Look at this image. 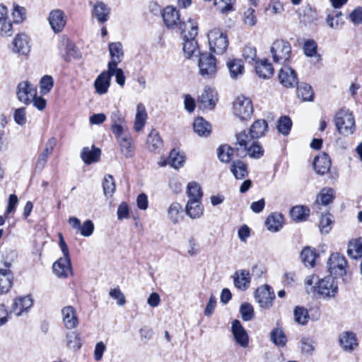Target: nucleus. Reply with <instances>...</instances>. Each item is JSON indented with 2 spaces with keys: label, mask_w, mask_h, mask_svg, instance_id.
I'll return each instance as SVG.
<instances>
[{
  "label": "nucleus",
  "mask_w": 362,
  "mask_h": 362,
  "mask_svg": "<svg viewBox=\"0 0 362 362\" xmlns=\"http://www.w3.org/2000/svg\"><path fill=\"white\" fill-rule=\"evenodd\" d=\"M186 25L187 29L181 33L183 35L182 49L185 57L192 59L202 54L197 41L195 39L198 34V25L197 23L190 20L187 21Z\"/></svg>",
  "instance_id": "1"
},
{
  "label": "nucleus",
  "mask_w": 362,
  "mask_h": 362,
  "mask_svg": "<svg viewBox=\"0 0 362 362\" xmlns=\"http://www.w3.org/2000/svg\"><path fill=\"white\" fill-rule=\"evenodd\" d=\"M334 123L337 132L344 136L353 134L356 129L354 116L348 109H341L336 113Z\"/></svg>",
  "instance_id": "2"
},
{
  "label": "nucleus",
  "mask_w": 362,
  "mask_h": 362,
  "mask_svg": "<svg viewBox=\"0 0 362 362\" xmlns=\"http://www.w3.org/2000/svg\"><path fill=\"white\" fill-rule=\"evenodd\" d=\"M270 54L274 62L286 64L289 62L291 58V45L286 40H276L270 47Z\"/></svg>",
  "instance_id": "3"
},
{
  "label": "nucleus",
  "mask_w": 362,
  "mask_h": 362,
  "mask_svg": "<svg viewBox=\"0 0 362 362\" xmlns=\"http://www.w3.org/2000/svg\"><path fill=\"white\" fill-rule=\"evenodd\" d=\"M311 291L316 292L321 298L329 299L338 293V284L332 276H327L317 281Z\"/></svg>",
  "instance_id": "4"
},
{
  "label": "nucleus",
  "mask_w": 362,
  "mask_h": 362,
  "mask_svg": "<svg viewBox=\"0 0 362 362\" xmlns=\"http://www.w3.org/2000/svg\"><path fill=\"white\" fill-rule=\"evenodd\" d=\"M210 50L217 54H223L228 46L226 34L219 28H214L208 33Z\"/></svg>",
  "instance_id": "5"
},
{
  "label": "nucleus",
  "mask_w": 362,
  "mask_h": 362,
  "mask_svg": "<svg viewBox=\"0 0 362 362\" xmlns=\"http://www.w3.org/2000/svg\"><path fill=\"white\" fill-rule=\"evenodd\" d=\"M162 17L165 26L169 29L177 28L180 33L187 29V22L181 21L179 11L173 6H166L163 11Z\"/></svg>",
  "instance_id": "6"
},
{
  "label": "nucleus",
  "mask_w": 362,
  "mask_h": 362,
  "mask_svg": "<svg viewBox=\"0 0 362 362\" xmlns=\"http://www.w3.org/2000/svg\"><path fill=\"white\" fill-rule=\"evenodd\" d=\"M254 109L252 100L243 95L238 96L233 103V113L239 119L244 120L251 117Z\"/></svg>",
  "instance_id": "7"
},
{
  "label": "nucleus",
  "mask_w": 362,
  "mask_h": 362,
  "mask_svg": "<svg viewBox=\"0 0 362 362\" xmlns=\"http://www.w3.org/2000/svg\"><path fill=\"white\" fill-rule=\"evenodd\" d=\"M327 267L330 276H343L346 273L347 262L342 255L333 253L327 260Z\"/></svg>",
  "instance_id": "8"
},
{
  "label": "nucleus",
  "mask_w": 362,
  "mask_h": 362,
  "mask_svg": "<svg viewBox=\"0 0 362 362\" xmlns=\"http://www.w3.org/2000/svg\"><path fill=\"white\" fill-rule=\"evenodd\" d=\"M199 68L200 74L204 78H212L217 71L216 60L209 53H204L199 56Z\"/></svg>",
  "instance_id": "9"
},
{
  "label": "nucleus",
  "mask_w": 362,
  "mask_h": 362,
  "mask_svg": "<svg viewBox=\"0 0 362 362\" xmlns=\"http://www.w3.org/2000/svg\"><path fill=\"white\" fill-rule=\"evenodd\" d=\"M33 305V299L30 295L16 298L11 306V313L16 316H22L29 312Z\"/></svg>",
  "instance_id": "10"
},
{
  "label": "nucleus",
  "mask_w": 362,
  "mask_h": 362,
  "mask_svg": "<svg viewBox=\"0 0 362 362\" xmlns=\"http://www.w3.org/2000/svg\"><path fill=\"white\" fill-rule=\"evenodd\" d=\"M16 95L18 99L23 103L28 105L37 95L36 88L29 81H25L18 83Z\"/></svg>",
  "instance_id": "11"
},
{
  "label": "nucleus",
  "mask_w": 362,
  "mask_h": 362,
  "mask_svg": "<svg viewBox=\"0 0 362 362\" xmlns=\"http://www.w3.org/2000/svg\"><path fill=\"white\" fill-rule=\"evenodd\" d=\"M255 297L261 308H269L272 305L275 294L268 285H264L257 289Z\"/></svg>",
  "instance_id": "12"
},
{
  "label": "nucleus",
  "mask_w": 362,
  "mask_h": 362,
  "mask_svg": "<svg viewBox=\"0 0 362 362\" xmlns=\"http://www.w3.org/2000/svg\"><path fill=\"white\" fill-rule=\"evenodd\" d=\"M218 101L217 93L215 89L206 87L198 97L199 106L202 109H213Z\"/></svg>",
  "instance_id": "13"
},
{
  "label": "nucleus",
  "mask_w": 362,
  "mask_h": 362,
  "mask_svg": "<svg viewBox=\"0 0 362 362\" xmlns=\"http://www.w3.org/2000/svg\"><path fill=\"white\" fill-rule=\"evenodd\" d=\"M253 138H251V135H248L245 130L235 134L234 145L238 156L245 157L247 156V148L253 141Z\"/></svg>",
  "instance_id": "14"
},
{
  "label": "nucleus",
  "mask_w": 362,
  "mask_h": 362,
  "mask_svg": "<svg viewBox=\"0 0 362 362\" xmlns=\"http://www.w3.org/2000/svg\"><path fill=\"white\" fill-rule=\"evenodd\" d=\"M49 23L55 33H61L66 23L64 12L60 9L52 11L49 16Z\"/></svg>",
  "instance_id": "15"
},
{
  "label": "nucleus",
  "mask_w": 362,
  "mask_h": 362,
  "mask_svg": "<svg viewBox=\"0 0 362 362\" xmlns=\"http://www.w3.org/2000/svg\"><path fill=\"white\" fill-rule=\"evenodd\" d=\"M52 271L58 278H67L72 273L70 258H59L54 262Z\"/></svg>",
  "instance_id": "16"
},
{
  "label": "nucleus",
  "mask_w": 362,
  "mask_h": 362,
  "mask_svg": "<svg viewBox=\"0 0 362 362\" xmlns=\"http://www.w3.org/2000/svg\"><path fill=\"white\" fill-rule=\"evenodd\" d=\"M280 83L286 88H293L298 84L296 71L289 66L281 68L279 73Z\"/></svg>",
  "instance_id": "17"
},
{
  "label": "nucleus",
  "mask_w": 362,
  "mask_h": 362,
  "mask_svg": "<svg viewBox=\"0 0 362 362\" xmlns=\"http://www.w3.org/2000/svg\"><path fill=\"white\" fill-rule=\"evenodd\" d=\"M232 332L235 341L242 347L246 348L249 344V337L245 329L242 326L239 320H235L232 322Z\"/></svg>",
  "instance_id": "18"
},
{
  "label": "nucleus",
  "mask_w": 362,
  "mask_h": 362,
  "mask_svg": "<svg viewBox=\"0 0 362 362\" xmlns=\"http://www.w3.org/2000/svg\"><path fill=\"white\" fill-rule=\"evenodd\" d=\"M341 347L344 351L351 352L358 345V339L355 333L352 332H344L339 337Z\"/></svg>",
  "instance_id": "19"
},
{
  "label": "nucleus",
  "mask_w": 362,
  "mask_h": 362,
  "mask_svg": "<svg viewBox=\"0 0 362 362\" xmlns=\"http://www.w3.org/2000/svg\"><path fill=\"white\" fill-rule=\"evenodd\" d=\"M233 282L235 286L242 291L247 290L251 282V276L249 271L240 269L233 274Z\"/></svg>",
  "instance_id": "20"
},
{
  "label": "nucleus",
  "mask_w": 362,
  "mask_h": 362,
  "mask_svg": "<svg viewBox=\"0 0 362 362\" xmlns=\"http://www.w3.org/2000/svg\"><path fill=\"white\" fill-rule=\"evenodd\" d=\"M14 52L26 55L30 52V46L29 44V37L27 35L22 33L17 35L13 41Z\"/></svg>",
  "instance_id": "21"
},
{
  "label": "nucleus",
  "mask_w": 362,
  "mask_h": 362,
  "mask_svg": "<svg viewBox=\"0 0 362 362\" xmlns=\"http://www.w3.org/2000/svg\"><path fill=\"white\" fill-rule=\"evenodd\" d=\"M63 323L67 329H71L77 327L78 320L76 310L72 306H66L62 310Z\"/></svg>",
  "instance_id": "22"
},
{
  "label": "nucleus",
  "mask_w": 362,
  "mask_h": 362,
  "mask_svg": "<svg viewBox=\"0 0 362 362\" xmlns=\"http://www.w3.org/2000/svg\"><path fill=\"white\" fill-rule=\"evenodd\" d=\"M109 52L112 59L109 62L107 67L111 69L112 67L117 66L122 62L124 55L122 44L119 42H111L109 45Z\"/></svg>",
  "instance_id": "23"
},
{
  "label": "nucleus",
  "mask_w": 362,
  "mask_h": 362,
  "mask_svg": "<svg viewBox=\"0 0 362 362\" xmlns=\"http://www.w3.org/2000/svg\"><path fill=\"white\" fill-rule=\"evenodd\" d=\"M111 74L107 71H103L95 79L94 87L97 93H106L110 86Z\"/></svg>",
  "instance_id": "24"
},
{
  "label": "nucleus",
  "mask_w": 362,
  "mask_h": 362,
  "mask_svg": "<svg viewBox=\"0 0 362 362\" xmlns=\"http://www.w3.org/2000/svg\"><path fill=\"white\" fill-rule=\"evenodd\" d=\"M313 166L317 174L324 175L327 173L331 167V160L329 157L325 153L315 157L313 161Z\"/></svg>",
  "instance_id": "25"
},
{
  "label": "nucleus",
  "mask_w": 362,
  "mask_h": 362,
  "mask_svg": "<svg viewBox=\"0 0 362 362\" xmlns=\"http://www.w3.org/2000/svg\"><path fill=\"white\" fill-rule=\"evenodd\" d=\"M6 267H9V265ZM13 274L8 268L0 269V294L8 292L13 284Z\"/></svg>",
  "instance_id": "26"
},
{
  "label": "nucleus",
  "mask_w": 362,
  "mask_h": 362,
  "mask_svg": "<svg viewBox=\"0 0 362 362\" xmlns=\"http://www.w3.org/2000/svg\"><path fill=\"white\" fill-rule=\"evenodd\" d=\"M257 74L264 79L270 78L274 75V68L268 59L257 62L255 66Z\"/></svg>",
  "instance_id": "27"
},
{
  "label": "nucleus",
  "mask_w": 362,
  "mask_h": 362,
  "mask_svg": "<svg viewBox=\"0 0 362 362\" xmlns=\"http://www.w3.org/2000/svg\"><path fill=\"white\" fill-rule=\"evenodd\" d=\"M101 151L99 148L92 146L91 148L84 147L81 153V158L86 164H91L98 161Z\"/></svg>",
  "instance_id": "28"
},
{
  "label": "nucleus",
  "mask_w": 362,
  "mask_h": 362,
  "mask_svg": "<svg viewBox=\"0 0 362 362\" xmlns=\"http://www.w3.org/2000/svg\"><path fill=\"white\" fill-rule=\"evenodd\" d=\"M229 71L230 76L233 79H237L243 76L245 67L241 59H230L226 63Z\"/></svg>",
  "instance_id": "29"
},
{
  "label": "nucleus",
  "mask_w": 362,
  "mask_h": 362,
  "mask_svg": "<svg viewBox=\"0 0 362 362\" xmlns=\"http://www.w3.org/2000/svg\"><path fill=\"white\" fill-rule=\"evenodd\" d=\"M185 212L192 219L199 218L204 212L201 201H188L185 207Z\"/></svg>",
  "instance_id": "30"
},
{
  "label": "nucleus",
  "mask_w": 362,
  "mask_h": 362,
  "mask_svg": "<svg viewBox=\"0 0 362 362\" xmlns=\"http://www.w3.org/2000/svg\"><path fill=\"white\" fill-rule=\"evenodd\" d=\"M184 217L183 209L178 202L172 203L168 209V218L174 224L178 223Z\"/></svg>",
  "instance_id": "31"
},
{
  "label": "nucleus",
  "mask_w": 362,
  "mask_h": 362,
  "mask_svg": "<svg viewBox=\"0 0 362 362\" xmlns=\"http://www.w3.org/2000/svg\"><path fill=\"white\" fill-rule=\"evenodd\" d=\"M93 15L100 23L106 22L110 13V8L102 1H98L93 6Z\"/></svg>",
  "instance_id": "32"
},
{
  "label": "nucleus",
  "mask_w": 362,
  "mask_h": 362,
  "mask_svg": "<svg viewBox=\"0 0 362 362\" xmlns=\"http://www.w3.org/2000/svg\"><path fill=\"white\" fill-rule=\"evenodd\" d=\"M147 119V112L144 104L139 103L136 107V113L134 129L136 132H140L144 127Z\"/></svg>",
  "instance_id": "33"
},
{
  "label": "nucleus",
  "mask_w": 362,
  "mask_h": 362,
  "mask_svg": "<svg viewBox=\"0 0 362 362\" xmlns=\"http://www.w3.org/2000/svg\"><path fill=\"white\" fill-rule=\"evenodd\" d=\"M268 124L264 119H257L251 125L249 134L251 138L257 139L263 136L267 130Z\"/></svg>",
  "instance_id": "34"
},
{
  "label": "nucleus",
  "mask_w": 362,
  "mask_h": 362,
  "mask_svg": "<svg viewBox=\"0 0 362 362\" xmlns=\"http://www.w3.org/2000/svg\"><path fill=\"white\" fill-rule=\"evenodd\" d=\"M316 251L309 246L305 247L300 252V259L306 267L313 268L315 265Z\"/></svg>",
  "instance_id": "35"
},
{
  "label": "nucleus",
  "mask_w": 362,
  "mask_h": 362,
  "mask_svg": "<svg viewBox=\"0 0 362 362\" xmlns=\"http://www.w3.org/2000/svg\"><path fill=\"white\" fill-rule=\"evenodd\" d=\"M284 217L281 214H272L265 221L267 228L272 232H276L282 228Z\"/></svg>",
  "instance_id": "36"
},
{
  "label": "nucleus",
  "mask_w": 362,
  "mask_h": 362,
  "mask_svg": "<svg viewBox=\"0 0 362 362\" xmlns=\"http://www.w3.org/2000/svg\"><path fill=\"white\" fill-rule=\"evenodd\" d=\"M230 172L238 180H242L247 176L248 172L246 164L240 160H235L230 165Z\"/></svg>",
  "instance_id": "37"
},
{
  "label": "nucleus",
  "mask_w": 362,
  "mask_h": 362,
  "mask_svg": "<svg viewBox=\"0 0 362 362\" xmlns=\"http://www.w3.org/2000/svg\"><path fill=\"white\" fill-rule=\"evenodd\" d=\"M118 143L120 146L121 153L126 157L130 158L134 154V146L132 145V139L129 135H124Z\"/></svg>",
  "instance_id": "38"
},
{
  "label": "nucleus",
  "mask_w": 362,
  "mask_h": 362,
  "mask_svg": "<svg viewBox=\"0 0 362 362\" xmlns=\"http://www.w3.org/2000/svg\"><path fill=\"white\" fill-rule=\"evenodd\" d=\"M194 131L199 136H207L211 131V124L202 117H198L194 122Z\"/></svg>",
  "instance_id": "39"
},
{
  "label": "nucleus",
  "mask_w": 362,
  "mask_h": 362,
  "mask_svg": "<svg viewBox=\"0 0 362 362\" xmlns=\"http://www.w3.org/2000/svg\"><path fill=\"white\" fill-rule=\"evenodd\" d=\"M188 201H201L202 192L200 185L196 182H189L187 187Z\"/></svg>",
  "instance_id": "40"
},
{
  "label": "nucleus",
  "mask_w": 362,
  "mask_h": 362,
  "mask_svg": "<svg viewBox=\"0 0 362 362\" xmlns=\"http://www.w3.org/2000/svg\"><path fill=\"white\" fill-rule=\"evenodd\" d=\"M334 199V191L331 188H323L317 197V204L328 205Z\"/></svg>",
  "instance_id": "41"
},
{
  "label": "nucleus",
  "mask_w": 362,
  "mask_h": 362,
  "mask_svg": "<svg viewBox=\"0 0 362 362\" xmlns=\"http://www.w3.org/2000/svg\"><path fill=\"white\" fill-rule=\"evenodd\" d=\"M297 95L298 98H301L304 101H313L314 98L312 87L306 83H302L298 86Z\"/></svg>",
  "instance_id": "42"
},
{
  "label": "nucleus",
  "mask_w": 362,
  "mask_h": 362,
  "mask_svg": "<svg viewBox=\"0 0 362 362\" xmlns=\"http://www.w3.org/2000/svg\"><path fill=\"white\" fill-rule=\"evenodd\" d=\"M185 163V156L175 149H173L168 157V165L177 169L181 168Z\"/></svg>",
  "instance_id": "43"
},
{
  "label": "nucleus",
  "mask_w": 362,
  "mask_h": 362,
  "mask_svg": "<svg viewBox=\"0 0 362 362\" xmlns=\"http://www.w3.org/2000/svg\"><path fill=\"white\" fill-rule=\"evenodd\" d=\"M292 127V121L288 116H281L277 122V130L279 133L287 136Z\"/></svg>",
  "instance_id": "44"
},
{
  "label": "nucleus",
  "mask_w": 362,
  "mask_h": 362,
  "mask_svg": "<svg viewBox=\"0 0 362 362\" xmlns=\"http://www.w3.org/2000/svg\"><path fill=\"white\" fill-rule=\"evenodd\" d=\"M347 254L353 259L361 257L362 243L358 240L350 241L348 244Z\"/></svg>",
  "instance_id": "45"
},
{
  "label": "nucleus",
  "mask_w": 362,
  "mask_h": 362,
  "mask_svg": "<svg viewBox=\"0 0 362 362\" xmlns=\"http://www.w3.org/2000/svg\"><path fill=\"white\" fill-rule=\"evenodd\" d=\"M147 144L151 151H156V150L160 149L163 146V141L160 136L155 131H152L148 134Z\"/></svg>",
  "instance_id": "46"
},
{
  "label": "nucleus",
  "mask_w": 362,
  "mask_h": 362,
  "mask_svg": "<svg viewBox=\"0 0 362 362\" xmlns=\"http://www.w3.org/2000/svg\"><path fill=\"white\" fill-rule=\"evenodd\" d=\"M294 320L296 323L305 325L307 324L309 315L306 308L300 306H296L293 311Z\"/></svg>",
  "instance_id": "47"
},
{
  "label": "nucleus",
  "mask_w": 362,
  "mask_h": 362,
  "mask_svg": "<svg viewBox=\"0 0 362 362\" xmlns=\"http://www.w3.org/2000/svg\"><path fill=\"white\" fill-rule=\"evenodd\" d=\"M333 216L331 214H322L320 219L319 228L322 233H328L332 229L334 223Z\"/></svg>",
  "instance_id": "48"
},
{
  "label": "nucleus",
  "mask_w": 362,
  "mask_h": 362,
  "mask_svg": "<svg viewBox=\"0 0 362 362\" xmlns=\"http://www.w3.org/2000/svg\"><path fill=\"white\" fill-rule=\"evenodd\" d=\"M272 341L276 346L284 347L286 344V337L282 329L276 328L273 329L270 334Z\"/></svg>",
  "instance_id": "49"
},
{
  "label": "nucleus",
  "mask_w": 362,
  "mask_h": 362,
  "mask_svg": "<svg viewBox=\"0 0 362 362\" xmlns=\"http://www.w3.org/2000/svg\"><path fill=\"white\" fill-rule=\"evenodd\" d=\"M66 345L74 351L78 350L82 346L79 335L76 332H70L66 334Z\"/></svg>",
  "instance_id": "50"
},
{
  "label": "nucleus",
  "mask_w": 362,
  "mask_h": 362,
  "mask_svg": "<svg viewBox=\"0 0 362 362\" xmlns=\"http://www.w3.org/2000/svg\"><path fill=\"white\" fill-rule=\"evenodd\" d=\"M290 214L294 221H301L308 216L309 209L302 206H296L291 209Z\"/></svg>",
  "instance_id": "51"
},
{
  "label": "nucleus",
  "mask_w": 362,
  "mask_h": 362,
  "mask_svg": "<svg viewBox=\"0 0 362 362\" xmlns=\"http://www.w3.org/2000/svg\"><path fill=\"white\" fill-rule=\"evenodd\" d=\"M103 187L105 196L111 197L115 191L114 178L111 175H107L104 177Z\"/></svg>",
  "instance_id": "52"
},
{
  "label": "nucleus",
  "mask_w": 362,
  "mask_h": 362,
  "mask_svg": "<svg viewBox=\"0 0 362 362\" xmlns=\"http://www.w3.org/2000/svg\"><path fill=\"white\" fill-rule=\"evenodd\" d=\"M234 148L228 145H222L217 150V154L221 162L228 163L231 158L234 151Z\"/></svg>",
  "instance_id": "53"
},
{
  "label": "nucleus",
  "mask_w": 362,
  "mask_h": 362,
  "mask_svg": "<svg viewBox=\"0 0 362 362\" xmlns=\"http://www.w3.org/2000/svg\"><path fill=\"white\" fill-rule=\"evenodd\" d=\"M235 0H215L214 6L221 13H228L233 10Z\"/></svg>",
  "instance_id": "54"
},
{
  "label": "nucleus",
  "mask_w": 362,
  "mask_h": 362,
  "mask_svg": "<svg viewBox=\"0 0 362 362\" xmlns=\"http://www.w3.org/2000/svg\"><path fill=\"white\" fill-rule=\"evenodd\" d=\"M240 313L244 321H250L255 317L253 307L248 303H244L240 305Z\"/></svg>",
  "instance_id": "55"
},
{
  "label": "nucleus",
  "mask_w": 362,
  "mask_h": 362,
  "mask_svg": "<svg viewBox=\"0 0 362 362\" xmlns=\"http://www.w3.org/2000/svg\"><path fill=\"white\" fill-rule=\"evenodd\" d=\"M12 16L14 23H20L23 22L26 17L25 8L18 4H13Z\"/></svg>",
  "instance_id": "56"
},
{
  "label": "nucleus",
  "mask_w": 362,
  "mask_h": 362,
  "mask_svg": "<svg viewBox=\"0 0 362 362\" xmlns=\"http://www.w3.org/2000/svg\"><path fill=\"white\" fill-rule=\"evenodd\" d=\"M264 151L257 141H253L247 148V155L252 158H259L263 156Z\"/></svg>",
  "instance_id": "57"
},
{
  "label": "nucleus",
  "mask_w": 362,
  "mask_h": 362,
  "mask_svg": "<svg viewBox=\"0 0 362 362\" xmlns=\"http://www.w3.org/2000/svg\"><path fill=\"white\" fill-rule=\"evenodd\" d=\"M300 349L303 353L312 355L315 351V341L309 337H302L300 341Z\"/></svg>",
  "instance_id": "58"
},
{
  "label": "nucleus",
  "mask_w": 362,
  "mask_h": 362,
  "mask_svg": "<svg viewBox=\"0 0 362 362\" xmlns=\"http://www.w3.org/2000/svg\"><path fill=\"white\" fill-rule=\"evenodd\" d=\"M303 52L309 57L317 55V45L313 40H308L303 45Z\"/></svg>",
  "instance_id": "59"
},
{
  "label": "nucleus",
  "mask_w": 362,
  "mask_h": 362,
  "mask_svg": "<svg viewBox=\"0 0 362 362\" xmlns=\"http://www.w3.org/2000/svg\"><path fill=\"white\" fill-rule=\"evenodd\" d=\"M40 90L43 94L48 93L54 86V80L51 76H44L40 82Z\"/></svg>",
  "instance_id": "60"
},
{
  "label": "nucleus",
  "mask_w": 362,
  "mask_h": 362,
  "mask_svg": "<svg viewBox=\"0 0 362 362\" xmlns=\"http://www.w3.org/2000/svg\"><path fill=\"white\" fill-rule=\"evenodd\" d=\"M341 15L342 13L341 11L336 12L334 16L329 14L326 18V22L327 25L331 28H337L339 25H343L344 22L341 21Z\"/></svg>",
  "instance_id": "61"
},
{
  "label": "nucleus",
  "mask_w": 362,
  "mask_h": 362,
  "mask_svg": "<svg viewBox=\"0 0 362 362\" xmlns=\"http://www.w3.org/2000/svg\"><path fill=\"white\" fill-rule=\"evenodd\" d=\"M303 13L304 14L301 16L300 21L304 23H311L317 20L316 12L310 6H307L303 10Z\"/></svg>",
  "instance_id": "62"
},
{
  "label": "nucleus",
  "mask_w": 362,
  "mask_h": 362,
  "mask_svg": "<svg viewBox=\"0 0 362 362\" xmlns=\"http://www.w3.org/2000/svg\"><path fill=\"white\" fill-rule=\"evenodd\" d=\"M107 71L112 76H115L116 78V82L120 86H123L125 83V76L124 75L123 71L117 68V66L112 67L111 69L107 68Z\"/></svg>",
  "instance_id": "63"
},
{
  "label": "nucleus",
  "mask_w": 362,
  "mask_h": 362,
  "mask_svg": "<svg viewBox=\"0 0 362 362\" xmlns=\"http://www.w3.org/2000/svg\"><path fill=\"white\" fill-rule=\"evenodd\" d=\"M349 19L355 25L362 24V7L355 8L349 14Z\"/></svg>",
  "instance_id": "64"
}]
</instances>
